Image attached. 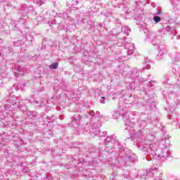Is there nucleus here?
<instances>
[{
	"label": "nucleus",
	"instance_id": "obj_3",
	"mask_svg": "<svg viewBox=\"0 0 180 180\" xmlns=\"http://www.w3.org/2000/svg\"><path fill=\"white\" fill-rule=\"evenodd\" d=\"M169 156V149L168 148H164L161 150L160 154H159L160 158H167Z\"/></svg>",
	"mask_w": 180,
	"mask_h": 180
},
{
	"label": "nucleus",
	"instance_id": "obj_10",
	"mask_svg": "<svg viewBox=\"0 0 180 180\" xmlns=\"http://www.w3.org/2000/svg\"><path fill=\"white\" fill-rule=\"evenodd\" d=\"M112 117L114 119H119V117H120V114L119 112H115L114 115H112Z\"/></svg>",
	"mask_w": 180,
	"mask_h": 180
},
{
	"label": "nucleus",
	"instance_id": "obj_9",
	"mask_svg": "<svg viewBox=\"0 0 180 180\" xmlns=\"http://www.w3.org/2000/svg\"><path fill=\"white\" fill-rule=\"evenodd\" d=\"M153 20L155 23H158L159 22H161V17L155 15L153 17Z\"/></svg>",
	"mask_w": 180,
	"mask_h": 180
},
{
	"label": "nucleus",
	"instance_id": "obj_5",
	"mask_svg": "<svg viewBox=\"0 0 180 180\" xmlns=\"http://www.w3.org/2000/svg\"><path fill=\"white\" fill-rule=\"evenodd\" d=\"M12 104L15 105V98H11L7 101V103L4 105L5 109H9Z\"/></svg>",
	"mask_w": 180,
	"mask_h": 180
},
{
	"label": "nucleus",
	"instance_id": "obj_16",
	"mask_svg": "<svg viewBox=\"0 0 180 180\" xmlns=\"http://www.w3.org/2000/svg\"><path fill=\"white\" fill-rule=\"evenodd\" d=\"M20 86H26V84H20Z\"/></svg>",
	"mask_w": 180,
	"mask_h": 180
},
{
	"label": "nucleus",
	"instance_id": "obj_7",
	"mask_svg": "<svg viewBox=\"0 0 180 180\" xmlns=\"http://www.w3.org/2000/svg\"><path fill=\"white\" fill-rule=\"evenodd\" d=\"M122 31L125 33L127 36H129V33H130V28L129 27H123L122 28Z\"/></svg>",
	"mask_w": 180,
	"mask_h": 180
},
{
	"label": "nucleus",
	"instance_id": "obj_15",
	"mask_svg": "<svg viewBox=\"0 0 180 180\" xmlns=\"http://www.w3.org/2000/svg\"><path fill=\"white\" fill-rule=\"evenodd\" d=\"M153 84H155V81H153V82H150V85L153 86Z\"/></svg>",
	"mask_w": 180,
	"mask_h": 180
},
{
	"label": "nucleus",
	"instance_id": "obj_19",
	"mask_svg": "<svg viewBox=\"0 0 180 180\" xmlns=\"http://www.w3.org/2000/svg\"><path fill=\"white\" fill-rule=\"evenodd\" d=\"M101 99H105V97H102Z\"/></svg>",
	"mask_w": 180,
	"mask_h": 180
},
{
	"label": "nucleus",
	"instance_id": "obj_1",
	"mask_svg": "<svg viewBox=\"0 0 180 180\" xmlns=\"http://www.w3.org/2000/svg\"><path fill=\"white\" fill-rule=\"evenodd\" d=\"M158 148L156 143L150 144L148 147H143V151H147L149 154H154V152Z\"/></svg>",
	"mask_w": 180,
	"mask_h": 180
},
{
	"label": "nucleus",
	"instance_id": "obj_8",
	"mask_svg": "<svg viewBox=\"0 0 180 180\" xmlns=\"http://www.w3.org/2000/svg\"><path fill=\"white\" fill-rule=\"evenodd\" d=\"M49 68H51V70H57V68H58V63H52L49 66Z\"/></svg>",
	"mask_w": 180,
	"mask_h": 180
},
{
	"label": "nucleus",
	"instance_id": "obj_17",
	"mask_svg": "<svg viewBox=\"0 0 180 180\" xmlns=\"http://www.w3.org/2000/svg\"><path fill=\"white\" fill-rule=\"evenodd\" d=\"M101 103H105L104 101H102V100L100 101Z\"/></svg>",
	"mask_w": 180,
	"mask_h": 180
},
{
	"label": "nucleus",
	"instance_id": "obj_2",
	"mask_svg": "<svg viewBox=\"0 0 180 180\" xmlns=\"http://www.w3.org/2000/svg\"><path fill=\"white\" fill-rule=\"evenodd\" d=\"M127 56H131L134 53V44H127L125 45Z\"/></svg>",
	"mask_w": 180,
	"mask_h": 180
},
{
	"label": "nucleus",
	"instance_id": "obj_13",
	"mask_svg": "<svg viewBox=\"0 0 180 180\" xmlns=\"http://www.w3.org/2000/svg\"><path fill=\"white\" fill-rule=\"evenodd\" d=\"M161 179H162V174H160L158 178L155 179V180H161Z\"/></svg>",
	"mask_w": 180,
	"mask_h": 180
},
{
	"label": "nucleus",
	"instance_id": "obj_12",
	"mask_svg": "<svg viewBox=\"0 0 180 180\" xmlns=\"http://www.w3.org/2000/svg\"><path fill=\"white\" fill-rule=\"evenodd\" d=\"M175 61L178 62L180 61V54H177L176 55V56L174 57Z\"/></svg>",
	"mask_w": 180,
	"mask_h": 180
},
{
	"label": "nucleus",
	"instance_id": "obj_11",
	"mask_svg": "<svg viewBox=\"0 0 180 180\" xmlns=\"http://www.w3.org/2000/svg\"><path fill=\"white\" fill-rule=\"evenodd\" d=\"M33 1L34 4H37V5H41L43 4L41 0H34Z\"/></svg>",
	"mask_w": 180,
	"mask_h": 180
},
{
	"label": "nucleus",
	"instance_id": "obj_4",
	"mask_svg": "<svg viewBox=\"0 0 180 180\" xmlns=\"http://www.w3.org/2000/svg\"><path fill=\"white\" fill-rule=\"evenodd\" d=\"M158 36L155 32H148L146 35V39H148L150 41H154L157 40Z\"/></svg>",
	"mask_w": 180,
	"mask_h": 180
},
{
	"label": "nucleus",
	"instance_id": "obj_6",
	"mask_svg": "<svg viewBox=\"0 0 180 180\" xmlns=\"http://www.w3.org/2000/svg\"><path fill=\"white\" fill-rule=\"evenodd\" d=\"M164 54H167V51L165 49H160L159 51V53L158 55V60H161V58H162V56H164Z\"/></svg>",
	"mask_w": 180,
	"mask_h": 180
},
{
	"label": "nucleus",
	"instance_id": "obj_18",
	"mask_svg": "<svg viewBox=\"0 0 180 180\" xmlns=\"http://www.w3.org/2000/svg\"><path fill=\"white\" fill-rule=\"evenodd\" d=\"M160 13H160V12H158V13H157V15H160Z\"/></svg>",
	"mask_w": 180,
	"mask_h": 180
},
{
	"label": "nucleus",
	"instance_id": "obj_14",
	"mask_svg": "<svg viewBox=\"0 0 180 180\" xmlns=\"http://www.w3.org/2000/svg\"><path fill=\"white\" fill-rule=\"evenodd\" d=\"M151 6H152L153 8H155V3H152V4H151Z\"/></svg>",
	"mask_w": 180,
	"mask_h": 180
},
{
	"label": "nucleus",
	"instance_id": "obj_20",
	"mask_svg": "<svg viewBox=\"0 0 180 180\" xmlns=\"http://www.w3.org/2000/svg\"><path fill=\"white\" fill-rule=\"evenodd\" d=\"M0 56H1V53H0Z\"/></svg>",
	"mask_w": 180,
	"mask_h": 180
}]
</instances>
